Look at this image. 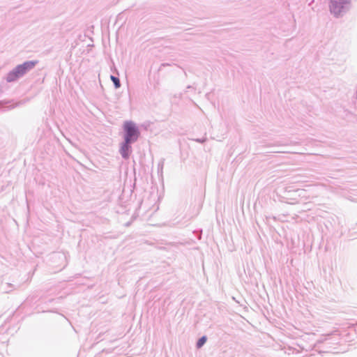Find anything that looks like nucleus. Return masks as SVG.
Masks as SVG:
<instances>
[{
	"instance_id": "20e7f679",
	"label": "nucleus",
	"mask_w": 357,
	"mask_h": 357,
	"mask_svg": "<svg viewBox=\"0 0 357 357\" xmlns=\"http://www.w3.org/2000/svg\"><path fill=\"white\" fill-rule=\"evenodd\" d=\"M206 342V337L205 336H203L202 337H201L197 343V348L202 347L205 344Z\"/></svg>"
},
{
	"instance_id": "f03ea898",
	"label": "nucleus",
	"mask_w": 357,
	"mask_h": 357,
	"mask_svg": "<svg viewBox=\"0 0 357 357\" xmlns=\"http://www.w3.org/2000/svg\"><path fill=\"white\" fill-rule=\"evenodd\" d=\"M123 128L126 132L125 141L127 144H130V142H135L137 139L139 133L133 122H125Z\"/></svg>"
},
{
	"instance_id": "f257e3e1",
	"label": "nucleus",
	"mask_w": 357,
	"mask_h": 357,
	"mask_svg": "<svg viewBox=\"0 0 357 357\" xmlns=\"http://www.w3.org/2000/svg\"><path fill=\"white\" fill-rule=\"evenodd\" d=\"M37 61H26L23 64L17 66L12 72H10L7 77L8 82H13L17 78L24 75L28 70L32 69Z\"/></svg>"
},
{
	"instance_id": "7ed1b4c3",
	"label": "nucleus",
	"mask_w": 357,
	"mask_h": 357,
	"mask_svg": "<svg viewBox=\"0 0 357 357\" xmlns=\"http://www.w3.org/2000/svg\"><path fill=\"white\" fill-rule=\"evenodd\" d=\"M130 148V147L129 146V144H127L125 142V144L123 145L121 150V155H123V158H126L128 157Z\"/></svg>"
},
{
	"instance_id": "39448f33",
	"label": "nucleus",
	"mask_w": 357,
	"mask_h": 357,
	"mask_svg": "<svg viewBox=\"0 0 357 357\" xmlns=\"http://www.w3.org/2000/svg\"><path fill=\"white\" fill-rule=\"evenodd\" d=\"M111 79L113 81L116 88H119L120 86V82L117 77L114 76H111Z\"/></svg>"
}]
</instances>
